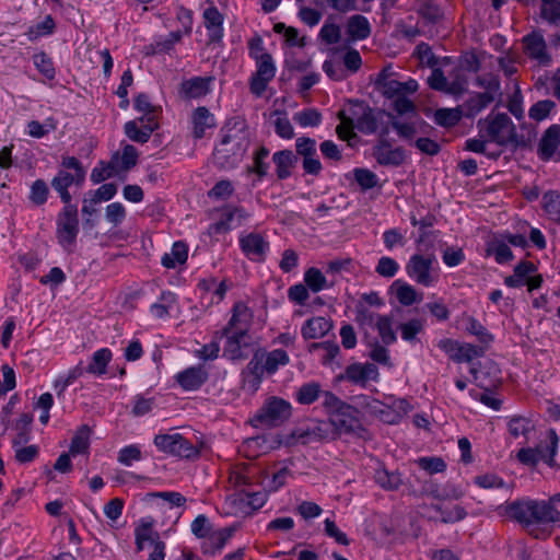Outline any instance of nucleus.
<instances>
[{
	"label": "nucleus",
	"mask_w": 560,
	"mask_h": 560,
	"mask_svg": "<svg viewBox=\"0 0 560 560\" xmlns=\"http://www.w3.org/2000/svg\"><path fill=\"white\" fill-rule=\"evenodd\" d=\"M501 513L520 523L529 535L545 538L549 533L542 526L560 524V492L547 500L524 498L500 506Z\"/></svg>",
	"instance_id": "obj_1"
},
{
	"label": "nucleus",
	"mask_w": 560,
	"mask_h": 560,
	"mask_svg": "<svg viewBox=\"0 0 560 560\" xmlns=\"http://www.w3.org/2000/svg\"><path fill=\"white\" fill-rule=\"evenodd\" d=\"M222 131L223 137L213 152V159L221 168L231 170L242 161L249 145L246 122L241 117H233Z\"/></svg>",
	"instance_id": "obj_2"
},
{
	"label": "nucleus",
	"mask_w": 560,
	"mask_h": 560,
	"mask_svg": "<svg viewBox=\"0 0 560 560\" xmlns=\"http://www.w3.org/2000/svg\"><path fill=\"white\" fill-rule=\"evenodd\" d=\"M479 136L486 137L498 145L505 147L516 143V128L504 113H490L477 124Z\"/></svg>",
	"instance_id": "obj_3"
},
{
	"label": "nucleus",
	"mask_w": 560,
	"mask_h": 560,
	"mask_svg": "<svg viewBox=\"0 0 560 560\" xmlns=\"http://www.w3.org/2000/svg\"><path fill=\"white\" fill-rule=\"evenodd\" d=\"M153 443L159 451L180 458L195 459L200 453L197 445L179 433L158 434Z\"/></svg>",
	"instance_id": "obj_4"
},
{
	"label": "nucleus",
	"mask_w": 560,
	"mask_h": 560,
	"mask_svg": "<svg viewBox=\"0 0 560 560\" xmlns=\"http://www.w3.org/2000/svg\"><path fill=\"white\" fill-rule=\"evenodd\" d=\"M392 114L381 108L364 107L357 117L355 128L364 135L377 133L378 137L389 135V122Z\"/></svg>",
	"instance_id": "obj_5"
},
{
	"label": "nucleus",
	"mask_w": 560,
	"mask_h": 560,
	"mask_svg": "<svg viewBox=\"0 0 560 560\" xmlns=\"http://www.w3.org/2000/svg\"><path fill=\"white\" fill-rule=\"evenodd\" d=\"M330 431L329 423L318 420H308L292 430L288 438V444L308 445L318 443L328 439Z\"/></svg>",
	"instance_id": "obj_6"
},
{
	"label": "nucleus",
	"mask_w": 560,
	"mask_h": 560,
	"mask_svg": "<svg viewBox=\"0 0 560 560\" xmlns=\"http://www.w3.org/2000/svg\"><path fill=\"white\" fill-rule=\"evenodd\" d=\"M434 261L435 257L433 255L415 254L406 265V272L418 284L431 287L439 278V275L433 269Z\"/></svg>",
	"instance_id": "obj_7"
},
{
	"label": "nucleus",
	"mask_w": 560,
	"mask_h": 560,
	"mask_svg": "<svg viewBox=\"0 0 560 560\" xmlns=\"http://www.w3.org/2000/svg\"><path fill=\"white\" fill-rule=\"evenodd\" d=\"M79 233V220L77 206L65 205L57 219V238L59 244L69 249L74 245Z\"/></svg>",
	"instance_id": "obj_8"
},
{
	"label": "nucleus",
	"mask_w": 560,
	"mask_h": 560,
	"mask_svg": "<svg viewBox=\"0 0 560 560\" xmlns=\"http://www.w3.org/2000/svg\"><path fill=\"white\" fill-rule=\"evenodd\" d=\"M291 405L278 397L268 399L256 415V421L266 425H278L291 416Z\"/></svg>",
	"instance_id": "obj_9"
},
{
	"label": "nucleus",
	"mask_w": 560,
	"mask_h": 560,
	"mask_svg": "<svg viewBox=\"0 0 560 560\" xmlns=\"http://www.w3.org/2000/svg\"><path fill=\"white\" fill-rule=\"evenodd\" d=\"M387 137L377 138L372 148V155L382 166L398 167L406 160V151L402 147H393Z\"/></svg>",
	"instance_id": "obj_10"
},
{
	"label": "nucleus",
	"mask_w": 560,
	"mask_h": 560,
	"mask_svg": "<svg viewBox=\"0 0 560 560\" xmlns=\"http://www.w3.org/2000/svg\"><path fill=\"white\" fill-rule=\"evenodd\" d=\"M256 66L257 70L250 80V92L256 96H261L268 83L275 78L276 67L270 54L256 59Z\"/></svg>",
	"instance_id": "obj_11"
},
{
	"label": "nucleus",
	"mask_w": 560,
	"mask_h": 560,
	"mask_svg": "<svg viewBox=\"0 0 560 560\" xmlns=\"http://www.w3.org/2000/svg\"><path fill=\"white\" fill-rule=\"evenodd\" d=\"M240 247L248 259L261 262L269 250V243L261 234L250 232L240 237Z\"/></svg>",
	"instance_id": "obj_12"
},
{
	"label": "nucleus",
	"mask_w": 560,
	"mask_h": 560,
	"mask_svg": "<svg viewBox=\"0 0 560 560\" xmlns=\"http://www.w3.org/2000/svg\"><path fill=\"white\" fill-rule=\"evenodd\" d=\"M358 410L349 405V409H340L329 417L330 428L334 427L339 433H358L362 424L357 417Z\"/></svg>",
	"instance_id": "obj_13"
},
{
	"label": "nucleus",
	"mask_w": 560,
	"mask_h": 560,
	"mask_svg": "<svg viewBox=\"0 0 560 560\" xmlns=\"http://www.w3.org/2000/svg\"><path fill=\"white\" fill-rule=\"evenodd\" d=\"M209 377V373L203 365L189 366L175 375L178 385L187 392L199 389Z\"/></svg>",
	"instance_id": "obj_14"
},
{
	"label": "nucleus",
	"mask_w": 560,
	"mask_h": 560,
	"mask_svg": "<svg viewBox=\"0 0 560 560\" xmlns=\"http://www.w3.org/2000/svg\"><path fill=\"white\" fill-rule=\"evenodd\" d=\"M537 153L542 161H549L556 154H560V125H551L545 130Z\"/></svg>",
	"instance_id": "obj_15"
},
{
	"label": "nucleus",
	"mask_w": 560,
	"mask_h": 560,
	"mask_svg": "<svg viewBox=\"0 0 560 560\" xmlns=\"http://www.w3.org/2000/svg\"><path fill=\"white\" fill-rule=\"evenodd\" d=\"M252 318L253 313L249 307L244 302H236L232 310V316L222 330V335H229L231 331L247 334Z\"/></svg>",
	"instance_id": "obj_16"
},
{
	"label": "nucleus",
	"mask_w": 560,
	"mask_h": 560,
	"mask_svg": "<svg viewBox=\"0 0 560 560\" xmlns=\"http://www.w3.org/2000/svg\"><path fill=\"white\" fill-rule=\"evenodd\" d=\"M526 54L537 60L540 65L547 66L550 62V56L546 49V42L540 33L534 32L523 39Z\"/></svg>",
	"instance_id": "obj_17"
},
{
	"label": "nucleus",
	"mask_w": 560,
	"mask_h": 560,
	"mask_svg": "<svg viewBox=\"0 0 560 560\" xmlns=\"http://www.w3.org/2000/svg\"><path fill=\"white\" fill-rule=\"evenodd\" d=\"M234 528H214L202 542L201 549L205 555H215L221 551L229 539L233 536Z\"/></svg>",
	"instance_id": "obj_18"
},
{
	"label": "nucleus",
	"mask_w": 560,
	"mask_h": 560,
	"mask_svg": "<svg viewBox=\"0 0 560 560\" xmlns=\"http://www.w3.org/2000/svg\"><path fill=\"white\" fill-rule=\"evenodd\" d=\"M380 83L382 85L383 95L387 98L412 94L418 90V82L413 79H409L406 82H400L395 79H385Z\"/></svg>",
	"instance_id": "obj_19"
},
{
	"label": "nucleus",
	"mask_w": 560,
	"mask_h": 560,
	"mask_svg": "<svg viewBox=\"0 0 560 560\" xmlns=\"http://www.w3.org/2000/svg\"><path fill=\"white\" fill-rule=\"evenodd\" d=\"M422 124H424V121L420 118L400 120L392 115L389 128L392 127L396 131L399 139L412 144L416 136L419 133V126Z\"/></svg>",
	"instance_id": "obj_20"
},
{
	"label": "nucleus",
	"mask_w": 560,
	"mask_h": 560,
	"mask_svg": "<svg viewBox=\"0 0 560 560\" xmlns=\"http://www.w3.org/2000/svg\"><path fill=\"white\" fill-rule=\"evenodd\" d=\"M191 121L194 126L192 135L196 139L205 137L206 130L214 128L217 125L214 115L205 106L197 107L194 110Z\"/></svg>",
	"instance_id": "obj_21"
},
{
	"label": "nucleus",
	"mask_w": 560,
	"mask_h": 560,
	"mask_svg": "<svg viewBox=\"0 0 560 560\" xmlns=\"http://www.w3.org/2000/svg\"><path fill=\"white\" fill-rule=\"evenodd\" d=\"M226 337V345L223 350V355L230 360H243L247 355L244 352V348L247 347L245 332L231 331Z\"/></svg>",
	"instance_id": "obj_22"
},
{
	"label": "nucleus",
	"mask_w": 560,
	"mask_h": 560,
	"mask_svg": "<svg viewBox=\"0 0 560 560\" xmlns=\"http://www.w3.org/2000/svg\"><path fill=\"white\" fill-rule=\"evenodd\" d=\"M376 374L375 365L371 363L360 364L353 363L347 366L345 373L339 376L340 380H346L354 384H365L368 380L373 378Z\"/></svg>",
	"instance_id": "obj_23"
},
{
	"label": "nucleus",
	"mask_w": 560,
	"mask_h": 560,
	"mask_svg": "<svg viewBox=\"0 0 560 560\" xmlns=\"http://www.w3.org/2000/svg\"><path fill=\"white\" fill-rule=\"evenodd\" d=\"M82 186L83 183L78 182V177L74 174L66 170H59L57 175L51 179V187L59 194L65 205L71 203V195L68 188L72 185Z\"/></svg>",
	"instance_id": "obj_24"
},
{
	"label": "nucleus",
	"mask_w": 560,
	"mask_h": 560,
	"mask_svg": "<svg viewBox=\"0 0 560 560\" xmlns=\"http://www.w3.org/2000/svg\"><path fill=\"white\" fill-rule=\"evenodd\" d=\"M493 101V97L487 94L475 92L459 107L463 116L471 119L486 109Z\"/></svg>",
	"instance_id": "obj_25"
},
{
	"label": "nucleus",
	"mask_w": 560,
	"mask_h": 560,
	"mask_svg": "<svg viewBox=\"0 0 560 560\" xmlns=\"http://www.w3.org/2000/svg\"><path fill=\"white\" fill-rule=\"evenodd\" d=\"M205 26L209 33L210 43L220 42L223 37V15L217 8L210 7L203 12Z\"/></svg>",
	"instance_id": "obj_26"
},
{
	"label": "nucleus",
	"mask_w": 560,
	"mask_h": 560,
	"mask_svg": "<svg viewBox=\"0 0 560 560\" xmlns=\"http://www.w3.org/2000/svg\"><path fill=\"white\" fill-rule=\"evenodd\" d=\"M332 327L331 322L323 316L313 317L302 326L301 334L304 339L323 338Z\"/></svg>",
	"instance_id": "obj_27"
},
{
	"label": "nucleus",
	"mask_w": 560,
	"mask_h": 560,
	"mask_svg": "<svg viewBox=\"0 0 560 560\" xmlns=\"http://www.w3.org/2000/svg\"><path fill=\"white\" fill-rule=\"evenodd\" d=\"M537 271V267L528 260H522L513 270V275L504 279V284L509 288H521L525 285L528 277Z\"/></svg>",
	"instance_id": "obj_28"
},
{
	"label": "nucleus",
	"mask_w": 560,
	"mask_h": 560,
	"mask_svg": "<svg viewBox=\"0 0 560 560\" xmlns=\"http://www.w3.org/2000/svg\"><path fill=\"white\" fill-rule=\"evenodd\" d=\"M346 27L347 34L352 40L365 39L371 34V24L369 20L361 14L350 16Z\"/></svg>",
	"instance_id": "obj_29"
},
{
	"label": "nucleus",
	"mask_w": 560,
	"mask_h": 560,
	"mask_svg": "<svg viewBox=\"0 0 560 560\" xmlns=\"http://www.w3.org/2000/svg\"><path fill=\"white\" fill-rule=\"evenodd\" d=\"M276 173L279 179L291 176V168L295 165L298 156L291 150L278 151L272 155Z\"/></svg>",
	"instance_id": "obj_30"
},
{
	"label": "nucleus",
	"mask_w": 560,
	"mask_h": 560,
	"mask_svg": "<svg viewBox=\"0 0 560 560\" xmlns=\"http://www.w3.org/2000/svg\"><path fill=\"white\" fill-rule=\"evenodd\" d=\"M209 92V80L200 77L191 78L180 84L179 93L183 97L199 98Z\"/></svg>",
	"instance_id": "obj_31"
},
{
	"label": "nucleus",
	"mask_w": 560,
	"mask_h": 560,
	"mask_svg": "<svg viewBox=\"0 0 560 560\" xmlns=\"http://www.w3.org/2000/svg\"><path fill=\"white\" fill-rule=\"evenodd\" d=\"M487 255L493 256L495 261L500 265L511 261L514 256L510 246L505 243V240L494 237L487 245Z\"/></svg>",
	"instance_id": "obj_32"
},
{
	"label": "nucleus",
	"mask_w": 560,
	"mask_h": 560,
	"mask_svg": "<svg viewBox=\"0 0 560 560\" xmlns=\"http://www.w3.org/2000/svg\"><path fill=\"white\" fill-rule=\"evenodd\" d=\"M188 247L184 242H175L170 253L162 256L161 262L166 268H175L187 260Z\"/></svg>",
	"instance_id": "obj_33"
},
{
	"label": "nucleus",
	"mask_w": 560,
	"mask_h": 560,
	"mask_svg": "<svg viewBox=\"0 0 560 560\" xmlns=\"http://www.w3.org/2000/svg\"><path fill=\"white\" fill-rule=\"evenodd\" d=\"M256 474L249 467H242L234 470L230 476V481L241 492L245 493L252 489L255 483Z\"/></svg>",
	"instance_id": "obj_34"
},
{
	"label": "nucleus",
	"mask_w": 560,
	"mask_h": 560,
	"mask_svg": "<svg viewBox=\"0 0 560 560\" xmlns=\"http://www.w3.org/2000/svg\"><path fill=\"white\" fill-rule=\"evenodd\" d=\"M56 23L51 15H46L43 20L35 22L25 32V36L35 42L43 36L51 35L55 32Z\"/></svg>",
	"instance_id": "obj_35"
},
{
	"label": "nucleus",
	"mask_w": 560,
	"mask_h": 560,
	"mask_svg": "<svg viewBox=\"0 0 560 560\" xmlns=\"http://www.w3.org/2000/svg\"><path fill=\"white\" fill-rule=\"evenodd\" d=\"M112 359V352L107 348H102L95 351L92 355L91 362L86 368V372L96 376L106 373L107 364Z\"/></svg>",
	"instance_id": "obj_36"
},
{
	"label": "nucleus",
	"mask_w": 560,
	"mask_h": 560,
	"mask_svg": "<svg viewBox=\"0 0 560 560\" xmlns=\"http://www.w3.org/2000/svg\"><path fill=\"white\" fill-rule=\"evenodd\" d=\"M475 84L483 89V92H480L481 94H487L490 97H493L495 100L497 96H501V83L498 75L493 73H485L480 74L476 78Z\"/></svg>",
	"instance_id": "obj_37"
},
{
	"label": "nucleus",
	"mask_w": 560,
	"mask_h": 560,
	"mask_svg": "<svg viewBox=\"0 0 560 560\" xmlns=\"http://www.w3.org/2000/svg\"><path fill=\"white\" fill-rule=\"evenodd\" d=\"M541 207L549 219L560 222V192L548 190L542 195Z\"/></svg>",
	"instance_id": "obj_38"
},
{
	"label": "nucleus",
	"mask_w": 560,
	"mask_h": 560,
	"mask_svg": "<svg viewBox=\"0 0 560 560\" xmlns=\"http://www.w3.org/2000/svg\"><path fill=\"white\" fill-rule=\"evenodd\" d=\"M265 370L267 374H273L278 371L279 366H284L290 362L287 351L283 349H275L270 352H265L264 357Z\"/></svg>",
	"instance_id": "obj_39"
},
{
	"label": "nucleus",
	"mask_w": 560,
	"mask_h": 560,
	"mask_svg": "<svg viewBox=\"0 0 560 560\" xmlns=\"http://www.w3.org/2000/svg\"><path fill=\"white\" fill-rule=\"evenodd\" d=\"M382 315L371 311L363 303L359 302L355 306V322L363 328H374Z\"/></svg>",
	"instance_id": "obj_40"
},
{
	"label": "nucleus",
	"mask_w": 560,
	"mask_h": 560,
	"mask_svg": "<svg viewBox=\"0 0 560 560\" xmlns=\"http://www.w3.org/2000/svg\"><path fill=\"white\" fill-rule=\"evenodd\" d=\"M463 114L460 107L457 108H440L434 113V121L442 127H454L462 119Z\"/></svg>",
	"instance_id": "obj_41"
},
{
	"label": "nucleus",
	"mask_w": 560,
	"mask_h": 560,
	"mask_svg": "<svg viewBox=\"0 0 560 560\" xmlns=\"http://www.w3.org/2000/svg\"><path fill=\"white\" fill-rule=\"evenodd\" d=\"M322 388L318 383L310 382L303 384L296 392L295 398L302 405H311L320 398Z\"/></svg>",
	"instance_id": "obj_42"
},
{
	"label": "nucleus",
	"mask_w": 560,
	"mask_h": 560,
	"mask_svg": "<svg viewBox=\"0 0 560 560\" xmlns=\"http://www.w3.org/2000/svg\"><path fill=\"white\" fill-rule=\"evenodd\" d=\"M136 545L137 551H142L147 546L159 540V534L152 530L150 523H143L141 526L136 528Z\"/></svg>",
	"instance_id": "obj_43"
},
{
	"label": "nucleus",
	"mask_w": 560,
	"mask_h": 560,
	"mask_svg": "<svg viewBox=\"0 0 560 560\" xmlns=\"http://www.w3.org/2000/svg\"><path fill=\"white\" fill-rule=\"evenodd\" d=\"M264 357L265 352H255L252 360L247 363L246 366V373L253 376L256 386H258L261 383L264 374L267 373V370H265L264 368Z\"/></svg>",
	"instance_id": "obj_44"
},
{
	"label": "nucleus",
	"mask_w": 560,
	"mask_h": 560,
	"mask_svg": "<svg viewBox=\"0 0 560 560\" xmlns=\"http://www.w3.org/2000/svg\"><path fill=\"white\" fill-rule=\"evenodd\" d=\"M304 282L307 288L315 293L328 288L326 277L315 267H311L305 271Z\"/></svg>",
	"instance_id": "obj_45"
},
{
	"label": "nucleus",
	"mask_w": 560,
	"mask_h": 560,
	"mask_svg": "<svg viewBox=\"0 0 560 560\" xmlns=\"http://www.w3.org/2000/svg\"><path fill=\"white\" fill-rule=\"evenodd\" d=\"M400 330L401 338L409 342L416 343L418 341L417 336L423 331V322L418 318H412L406 323H402L398 326Z\"/></svg>",
	"instance_id": "obj_46"
},
{
	"label": "nucleus",
	"mask_w": 560,
	"mask_h": 560,
	"mask_svg": "<svg viewBox=\"0 0 560 560\" xmlns=\"http://www.w3.org/2000/svg\"><path fill=\"white\" fill-rule=\"evenodd\" d=\"M124 131L126 136L135 142L145 143L149 141L150 128H143L142 125L139 126L137 120H129L124 126Z\"/></svg>",
	"instance_id": "obj_47"
},
{
	"label": "nucleus",
	"mask_w": 560,
	"mask_h": 560,
	"mask_svg": "<svg viewBox=\"0 0 560 560\" xmlns=\"http://www.w3.org/2000/svg\"><path fill=\"white\" fill-rule=\"evenodd\" d=\"M118 160V153L113 155L112 161L108 164L101 162L97 166L92 170L91 180L94 184H100L107 178L113 177L116 174L115 161Z\"/></svg>",
	"instance_id": "obj_48"
},
{
	"label": "nucleus",
	"mask_w": 560,
	"mask_h": 560,
	"mask_svg": "<svg viewBox=\"0 0 560 560\" xmlns=\"http://www.w3.org/2000/svg\"><path fill=\"white\" fill-rule=\"evenodd\" d=\"M376 482L385 490H397L402 483V479L397 471L377 470L375 474Z\"/></svg>",
	"instance_id": "obj_49"
},
{
	"label": "nucleus",
	"mask_w": 560,
	"mask_h": 560,
	"mask_svg": "<svg viewBox=\"0 0 560 560\" xmlns=\"http://www.w3.org/2000/svg\"><path fill=\"white\" fill-rule=\"evenodd\" d=\"M374 328L377 329L384 345L388 346L397 340L396 334L393 329L392 317L382 315Z\"/></svg>",
	"instance_id": "obj_50"
},
{
	"label": "nucleus",
	"mask_w": 560,
	"mask_h": 560,
	"mask_svg": "<svg viewBox=\"0 0 560 560\" xmlns=\"http://www.w3.org/2000/svg\"><path fill=\"white\" fill-rule=\"evenodd\" d=\"M293 119L301 127H316L322 122V114L316 108H306L295 113Z\"/></svg>",
	"instance_id": "obj_51"
},
{
	"label": "nucleus",
	"mask_w": 560,
	"mask_h": 560,
	"mask_svg": "<svg viewBox=\"0 0 560 560\" xmlns=\"http://www.w3.org/2000/svg\"><path fill=\"white\" fill-rule=\"evenodd\" d=\"M33 62L36 69L48 80H52L56 70L51 58L46 52H39L33 56Z\"/></svg>",
	"instance_id": "obj_52"
},
{
	"label": "nucleus",
	"mask_w": 560,
	"mask_h": 560,
	"mask_svg": "<svg viewBox=\"0 0 560 560\" xmlns=\"http://www.w3.org/2000/svg\"><path fill=\"white\" fill-rule=\"evenodd\" d=\"M142 459V452L139 445L130 444L122 447L118 452L117 460L119 464L130 467L135 462H140Z\"/></svg>",
	"instance_id": "obj_53"
},
{
	"label": "nucleus",
	"mask_w": 560,
	"mask_h": 560,
	"mask_svg": "<svg viewBox=\"0 0 560 560\" xmlns=\"http://www.w3.org/2000/svg\"><path fill=\"white\" fill-rule=\"evenodd\" d=\"M396 287V298L405 306H409L418 301V294L415 288L408 283L399 281L394 282Z\"/></svg>",
	"instance_id": "obj_54"
},
{
	"label": "nucleus",
	"mask_w": 560,
	"mask_h": 560,
	"mask_svg": "<svg viewBox=\"0 0 560 560\" xmlns=\"http://www.w3.org/2000/svg\"><path fill=\"white\" fill-rule=\"evenodd\" d=\"M491 142L486 137L480 138H470L465 142V149L470 152L480 153L489 156L490 159H498L500 156V152H488L487 145Z\"/></svg>",
	"instance_id": "obj_55"
},
{
	"label": "nucleus",
	"mask_w": 560,
	"mask_h": 560,
	"mask_svg": "<svg viewBox=\"0 0 560 560\" xmlns=\"http://www.w3.org/2000/svg\"><path fill=\"white\" fill-rule=\"evenodd\" d=\"M322 405L329 413V417L336 413L340 409H349V405L345 401L340 400L335 394L328 390H323L322 395Z\"/></svg>",
	"instance_id": "obj_56"
},
{
	"label": "nucleus",
	"mask_w": 560,
	"mask_h": 560,
	"mask_svg": "<svg viewBox=\"0 0 560 560\" xmlns=\"http://www.w3.org/2000/svg\"><path fill=\"white\" fill-rule=\"evenodd\" d=\"M555 107L556 103L551 100L538 101L529 108L528 116L536 121H541L548 117Z\"/></svg>",
	"instance_id": "obj_57"
},
{
	"label": "nucleus",
	"mask_w": 560,
	"mask_h": 560,
	"mask_svg": "<svg viewBox=\"0 0 560 560\" xmlns=\"http://www.w3.org/2000/svg\"><path fill=\"white\" fill-rule=\"evenodd\" d=\"M191 533L199 539H205L214 529L210 520L199 514L190 524Z\"/></svg>",
	"instance_id": "obj_58"
},
{
	"label": "nucleus",
	"mask_w": 560,
	"mask_h": 560,
	"mask_svg": "<svg viewBox=\"0 0 560 560\" xmlns=\"http://www.w3.org/2000/svg\"><path fill=\"white\" fill-rule=\"evenodd\" d=\"M162 303H154L151 305V313L158 318L168 316V310L175 303L176 296L172 292H163L161 295Z\"/></svg>",
	"instance_id": "obj_59"
},
{
	"label": "nucleus",
	"mask_w": 560,
	"mask_h": 560,
	"mask_svg": "<svg viewBox=\"0 0 560 560\" xmlns=\"http://www.w3.org/2000/svg\"><path fill=\"white\" fill-rule=\"evenodd\" d=\"M49 189L45 180L36 179L31 186L30 200L36 205L42 206L47 201Z\"/></svg>",
	"instance_id": "obj_60"
},
{
	"label": "nucleus",
	"mask_w": 560,
	"mask_h": 560,
	"mask_svg": "<svg viewBox=\"0 0 560 560\" xmlns=\"http://www.w3.org/2000/svg\"><path fill=\"white\" fill-rule=\"evenodd\" d=\"M540 16L552 25H560V2H541Z\"/></svg>",
	"instance_id": "obj_61"
},
{
	"label": "nucleus",
	"mask_w": 560,
	"mask_h": 560,
	"mask_svg": "<svg viewBox=\"0 0 560 560\" xmlns=\"http://www.w3.org/2000/svg\"><path fill=\"white\" fill-rule=\"evenodd\" d=\"M398 270V262L394 258L387 256L381 257L375 267V271L384 278H393Z\"/></svg>",
	"instance_id": "obj_62"
},
{
	"label": "nucleus",
	"mask_w": 560,
	"mask_h": 560,
	"mask_svg": "<svg viewBox=\"0 0 560 560\" xmlns=\"http://www.w3.org/2000/svg\"><path fill=\"white\" fill-rule=\"evenodd\" d=\"M105 218L114 226H118L126 219V209L120 202H113L105 209Z\"/></svg>",
	"instance_id": "obj_63"
},
{
	"label": "nucleus",
	"mask_w": 560,
	"mask_h": 560,
	"mask_svg": "<svg viewBox=\"0 0 560 560\" xmlns=\"http://www.w3.org/2000/svg\"><path fill=\"white\" fill-rule=\"evenodd\" d=\"M413 56H417L421 63L427 65L430 68H433L439 63V59L432 52L431 47L423 42L416 46Z\"/></svg>",
	"instance_id": "obj_64"
}]
</instances>
